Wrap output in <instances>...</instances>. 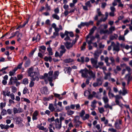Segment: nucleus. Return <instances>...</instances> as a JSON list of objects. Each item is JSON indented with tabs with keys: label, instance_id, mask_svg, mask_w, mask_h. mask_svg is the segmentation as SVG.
Wrapping results in <instances>:
<instances>
[{
	"label": "nucleus",
	"instance_id": "nucleus-14",
	"mask_svg": "<svg viewBox=\"0 0 132 132\" xmlns=\"http://www.w3.org/2000/svg\"><path fill=\"white\" fill-rule=\"evenodd\" d=\"M38 114V112L37 110L35 111L33 113L32 117V119L33 120H36L37 119V116Z\"/></svg>",
	"mask_w": 132,
	"mask_h": 132
},
{
	"label": "nucleus",
	"instance_id": "nucleus-45",
	"mask_svg": "<svg viewBox=\"0 0 132 132\" xmlns=\"http://www.w3.org/2000/svg\"><path fill=\"white\" fill-rule=\"evenodd\" d=\"M30 64V60H27L26 62L24 64V67H25L26 68L29 67Z\"/></svg>",
	"mask_w": 132,
	"mask_h": 132
},
{
	"label": "nucleus",
	"instance_id": "nucleus-8",
	"mask_svg": "<svg viewBox=\"0 0 132 132\" xmlns=\"http://www.w3.org/2000/svg\"><path fill=\"white\" fill-rule=\"evenodd\" d=\"M59 50L60 52V56H62L63 55V54L65 53L66 51V50L64 46L63 45H62L59 48Z\"/></svg>",
	"mask_w": 132,
	"mask_h": 132
},
{
	"label": "nucleus",
	"instance_id": "nucleus-49",
	"mask_svg": "<svg viewBox=\"0 0 132 132\" xmlns=\"http://www.w3.org/2000/svg\"><path fill=\"white\" fill-rule=\"evenodd\" d=\"M98 110L100 113H103L104 112V109L103 107L98 108Z\"/></svg>",
	"mask_w": 132,
	"mask_h": 132
},
{
	"label": "nucleus",
	"instance_id": "nucleus-42",
	"mask_svg": "<svg viewBox=\"0 0 132 132\" xmlns=\"http://www.w3.org/2000/svg\"><path fill=\"white\" fill-rule=\"evenodd\" d=\"M108 96L110 98H111L115 97V96L112 93V91L109 92L108 93Z\"/></svg>",
	"mask_w": 132,
	"mask_h": 132
},
{
	"label": "nucleus",
	"instance_id": "nucleus-16",
	"mask_svg": "<svg viewBox=\"0 0 132 132\" xmlns=\"http://www.w3.org/2000/svg\"><path fill=\"white\" fill-rule=\"evenodd\" d=\"M71 70L72 69L70 67H65L64 69L65 73H66L67 72V73L70 75Z\"/></svg>",
	"mask_w": 132,
	"mask_h": 132
},
{
	"label": "nucleus",
	"instance_id": "nucleus-5",
	"mask_svg": "<svg viewBox=\"0 0 132 132\" xmlns=\"http://www.w3.org/2000/svg\"><path fill=\"white\" fill-rule=\"evenodd\" d=\"M55 125L56 128L60 129L61 127V122L60 121L59 119L57 118L54 120Z\"/></svg>",
	"mask_w": 132,
	"mask_h": 132
},
{
	"label": "nucleus",
	"instance_id": "nucleus-58",
	"mask_svg": "<svg viewBox=\"0 0 132 132\" xmlns=\"http://www.w3.org/2000/svg\"><path fill=\"white\" fill-rule=\"evenodd\" d=\"M89 115L88 114H86L84 117H82V119L84 120H85L87 119H88L89 118Z\"/></svg>",
	"mask_w": 132,
	"mask_h": 132
},
{
	"label": "nucleus",
	"instance_id": "nucleus-54",
	"mask_svg": "<svg viewBox=\"0 0 132 132\" xmlns=\"http://www.w3.org/2000/svg\"><path fill=\"white\" fill-rule=\"evenodd\" d=\"M127 93V90L125 89V87L122 88V94L123 95H125Z\"/></svg>",
	"mask_w": 132,
	"mask_h": 132
},
{
	"label": "nucleus",
	"instance_id": "nucleus-56",
	"mask_svg": "<svg viewBox=\"0 0 132 132\" xmlns=\"http://www.w3.org/2000/svg\"><path fill=\"white\" fill-rule=\"evenodd\" d=\"M28 83V80L27 78L24 79L22 81V83L24 84H27Z\"/></svg>",
	"mask_w": 132,
	"mask_h": 132
},
{
	"label": "nucleus",
	"instance_id": "nucleus-12",
	"mask_svg": "<svg viewBox=\"0 0 132 132\" xmlns=\"http://www.w3.org/2000/svg\"><path fill=\"white\" fill-rule=\"evenodd\" d=\"M40 91L42 94H47L48 93L47 88L46 87L42 88L41 89Z\"/></svg>",
	"mask_w": 132,
	"mask_h": 132
},
{
	"label": "nucleus",
	"instance_id": "nucleus-26",
	"mask_svg": "<svg viewBox=\"0 0 132 132\" xmlns=\"http://www.w3.org/2000/svg\"><path fill=\"white\" fill-rule=\"evenodd\" d=\"M101 53L98 51H96L94 54V57L95 59L97 58Z\"/></svg>",
	"mask_w": 132,
	"mask_h": 132
},
{
	"label": "nucleus",
	"instance_id": "nucleus-18",
	"mask_svg": "<svg viewBox=\"0 0 132 132\" xmlns=\"http://www.w3.org/2000/svg\"><path fill=\"white\" fill-rule=\"evenodd\" d=\"M39 51L42 53H44L46 50V47L44 46H42L39 47Z\"/></svg>",
	"mask_w": 132,
	"mask_h": 132
},
{
	"label": "nucleus",
	"instance_id": "nucleus-37",
	"mask_svg": "<svg viewBox=\"0 0 132 132\" xmlns=\"http://www.w3.org/2000/svg\"><path fill=\"white\" fill-rule=\"evenodd\" d=\"M23 64V62H21L16 67L14 68L15 69H16V70L17 71L18 69H21L22 67V65Z\"/></svg>",
	"mask_w": 132,
	"mask_h": 132
},
{
	"label": "nucleus",
	"instance_id": "nucleus-44",
	"mask_svg": "<svg viewBox=\"0 0 132 132\" xmlns=\"http://www.w3.org/2000/svg\"><path fill=\"white\" fill-rule=\"evenodd\" d=\"M63 109V108H61L60 107L59 108L57 107H56L55 108V111L57 112H60Z\"/></svg>",
	"mask_w": 132,
	"mask_h": 132
},
{
	"label": "nucleus",
	"instance_id": "nucleus-27",
	"mask_svg": "<svg viewBox=\"0 0 132 132\" xmlns=\"http://www.w3.org/2000/svg\"><path fill=\"white\" fill-rule=\"evenodd\" d=\"M105 76L104 77V79L105 80H107L109 77L110 78L111 73L110 72L106 73V72L104 73Z\"/></svg>",
	"mask_w": 132,
	"mask_h": 132
},
{
	"label": "nucleus",
	"instance_id": "nucleus-48",
	"mask_svg": "<svg viewBox=\"0 0 132 132\" xmlns=\"http://www.w3.org/2000/svg\"><path fill=\"white\" fill-rule=\"evenodd\" d=\"M48 81H49L50 85L51 87L54 86V84L52 83L53 81V79H52L51 78H49L47 80V81L46 82H47Z\"/></svg>",
	"mask_w": 132,
	"mask_h": 132
},
{
	"label": "nucleus",
	"instance_id": "nucleus-15",
	"mask_svg": "<svg viewBox=\"0 0 132 132\" xmlns=\"http://www.w3.org/2000/svg\"><path fill=\"white\" fill-rule=\"evenodd\" d=\"M66 48L67 49H70L72 47L73 45L71 43L68 42H66L65 44Z\"/></svg>",
	"mask_w": 132,
	"mask_h": 132
},
{
	"label": "nucleus",
	"instance_id": "nucleus-3",
	"mask_svg": "<svg viewBox=\"0 0 132 132\" xmlns=\"http://www.w3.org/2000/svg\"><path fill=\"white\" fill-rule=\"evenodd\" d=\"M53 72L52 71H50L48 73H45L44 74V79L45 81H47V80L49 78H51L53 79L52 75Z\"/></svg>",
	"mask_w": 132,
	"mask_h": 132
},
{
	"label": "nucleus",
	"instance_id": "nucleus-40",
	"mask_svg": "<svg viewBox=\"0 0 132 132\" xmlns=\"http://www.w3.org/2000/svg\"><path fill=\"white\" fill-rule=\"evenodd\" d=\"M2 111L1 113V115L2 116H4L7 114V111L5 109H1Z\"/></svg>",
	"mask_w": 132,
	"mask_h": 132
},
{
	"label": "nucleus",
	"instance_id": "nucleus-46",
	"mask_svg": "<svg viewBox=\"0 0 132 132\" xmlns=\"http://www.w3.org/2000/svg\"><path fill=\"white\" fill-rule=\"evenodd\" d=\"M85 114V112L84 110H82L80 112L79 114V116L80 117L82 118L84 117V116Z\"/></svg>",
	"mask_w": 132,
	"mask_h": 132
},
{
	"label": "nucleus",
	"instance_id": "nucleus-60",
	"mask_svg": "<svg viewBox=\"0 0 132 132\" xmlns=\"http://www.w3.org/2000/svg\"><path fill=\"white\" fill-rule=\"evenodd\" d=\"M85 5L86 6H87V7H89L92 6V5L90 3V1H88L87 2L85 3Z\"/></svg>",
	"mask_w": 132,
	"mask_h": 132
},
{
	"label": "nucleus",
	"instance_id": "nucleus-10",
	"mask_svg": "<svg viewBox=\"0 0 132 132\" xmlns=\"http://www.w3.org/2000/svg\"><path fill=\"white\" fill-rule=\"evenodd\" d=\"M52 27L54 29H55V30L56 31H59L60 30H63L62 27L61 25H59V28L57 27V26L56 24L55 23H53L52 24Z\"/></svg>",
	"mask_w": 132,
	"mask_h": 132
},
{
	"label": "nucleus",
	"instance_id": "nucleus-9",
	"mask_svg": "<svg viewBox=\"0 0 132 132\" xmlns=\"http://www.w3.org/2000/svg\"><path fill=\"white\" fill-rule=\"evenodd\" d=\"M111 46L113 47V51H115L117 52H118L120 50L119 46L116 45L113 42H112L111 43Z\"/></svg>",
	"mask_w": 132,
	"mask_h": 132
},
{
	"label": "nucleus",
	"instance_id": "nucleus-28",
	"mask_svg": "<svg viewBox=\"0 0 132 132\" xmlns=\"http://www.w3.org/2000/svg\"><path fill=\"white\" fill-rule=\"evenodd\" d=\"M65 35H68L69 34L70 36L71 37H73L74 36V34L72 32H69L67 31H65Z\"/></svg>",
	"mask_w": 132,
	"mask_h": 132
},
{
	"label": "nucleus",
	"instance_id": "nucleus-33",
	"mask_svg": "<svg viewBox=\"0 0 132 132\" xmlns=\"http://www.w3.org/2000/svg\"><path fill=\"white\" fill-rule=\"evenodd\" d=\"M64 62L65 63H69L74 61L73 60L71 59H67L63 60Z\"/></svg>",
	"mask_w": 132,
	"mask_h": 132
},
{
	"label": "nucleus",
	"instance_id": "nucleus-52",
	"mask_svg": "<svg viewBox=\"0 0 132 132\" xmlns=\"http://www.w3.org/2000/svg\"><path fill=\"white\" fill-rule=\"evenodd\" d=\"M86 44V42H84L82 44V45L81 47V50H84L85 49V47Z\"/></svg>",
	"mask_w": 132,
	"mask_h": 132
},
{
	"label": "nucleus",
	"instance_id": "nucleus-35",
	"mask_svg": "<svg viewBox=\"0 0 132 132\" xmlns=\"http://www.w3.org/2000/svg\"><path fill=\"white\" fill-rule=\"evenodd\" d=\"M42 124L41 123L40 124H38L37 125V127L40 130H43L45 128L44 126H42Z\"/></svg>",
	"mask_w": 132,
	"mask_h": 132
},
{
	"label": "nucleus",
	"instance_id": "nucleus-21",
	"mask_svg": "<svg viewBox=\"0 0 132 132\" xmlns=\"http://www.w3.org/2000/svg\"><path fill=\"white\" fill-rule=\"evenodd\" d=\"M0 127L2 129H5L7 130L9 129V125H5L2 124H1L0 125Z\"/></svg>",
	"mask_w": 132,
	"mask_h": 132
},
{
	"label": "nucleus",
	"instance_id": "nucleus-50",
	"mask_svg": "<svg viewBox=\"0 0 132 132\" xmlns=\"http://www.w3.org/2000/svg\"><path fill=\"white\" fill-rule=\"evenodd\" d=\"M53 126V124L52 123H51L49 125L48 128L50 132H54V131L52 129Z\"/></svg>",
	"mask_w": 132,
	"mask_h": 132
},
{
	"label": "nucleus",
	"instance_id": "nucleus-11",
	"mask_svg": "<svg viewBox=\"0 0 132 132\" xmlns=\"http://www.w3.org/2000/svg\"><path fill=\"white\" fill-rule=\"evenodd\" d=\"M97 15H96L94 18V19L95 20H97L98 19V16H102L103 17L104 15H103L101 11H100V9L99 8H97Z\"/></svg>",
	"mask_w": 132,
	"mask_h": 132
},
{
	"label": "nucleus",
	"instance_id": "nucleus-55",
	"mask_svg": "<svg viewBox=\"0 0 132 132\" xmlns=\"http://www.w3.org/2000/svg\"><path fill=\"white\" fill-rule=\"evenodd\" d=\"M28 92V90L27 87H25L23 91V93L24 94H25Z\"/></svg>",
	"mask_w": 132,
	"mask_h": 132
},
{
	"label": "nucleus",
	"instance_id": "nucleus-59",
	"mask_svg": "<svg viewBox=\"0 0 132 132\" xmlns=\"http://www.w3.org/2000/svg\"><path fill=\"white\" fill-rule=\"evenodd\" d=\"M75 107L76 108V110H79L81 109V107L79 104L75 105Z\"/></svg>",
	"mask_w": 132,
	"mask_h": 132
},
{
	"label": "nucleus",
	"instance_id": "nucleus-23",
	"mask_svg": "<svg viewBox=\"0 0 132 132\" xmlns=\"http://www.w3.org/2000/svg\"><path fill=\"white\" fill-rule=\"evenodd\" d=\"M90 61L93 66L95 65H96L97 62V59L92 58L90 60Z\"/></svg>",
	"mask_w": 132,
	"mask_h": 132
},
{
	"label": "nucleus",
	"instance_id": "nucleus-17",
	"mask_svg": "<svg viewBox=\"0 0 132 132\" xmlns=\"http://www.w3.org/2000/svg\"><path fill=\"white\" fill-rule=\"evenodd\" d=\"M86 26H88V22H81L80 24L78 25V27L81 29L82 27Z\"/></svg>",
	"mask_w": 132,
	"mask_h": 132
},
{
	"label": "nucleus",
	"instance_id": "nucleus-57",
	"mask_svg": "<svg viewBox=\"0 0 132 132\" xmlns=\"http://www.w3.org/2000/svg\"><path fill=\"white\" fill-rule=\"evenodd\" d=\"M126 69L128 72V73L131 74V69L129 67L126 66Z\"/></svg>",
	"mask_w": 132,
	"mask_h": 132
},
{
	"label": "nucleus",
	"instance_id": "nucleus-7",
	"mask_svg": "<svg viewBox=\"0 0 132 132\" xmlns=\"http://www.w3.org/2000/svg\"><path fill=\"white\" fill-rule=\"evenodd\" d=\"M65 108L67 111V113L68 116H71L74 113V111L71 110L70 109V108L69 106H66Z\"/></svg>",
	"mask_w": 132,
	"mask_h": 132
},
{
	"label": "nucleus",
	"instance_id": "nucleus-62",
	"mask_svg": "<svg viewBox=\"0 0 132 132\" xmlns=\"http://www.w3.org/2000/svg\"><path fill=\"white\" fill-rule=\"evenodd\" d=\"M59 73L58 71H56L54 72V77L56 78L57 77L59 74Z\"/></svg>",
	"mask_w": 132,
	"mask_h": 132
},
{
	"label": "nucleus",
	"instance_id": "nucleus-4",
	"mask_svg": "<svg viewBox=\"0 0 132 132\" xmlns=\"http://www.w3.org/2000/svg\"><path fill=\"white\" fill-rule=\"evenodd\" d=\"M80 117L78 116H75L74 119V122L75 124L74 126L76 128L78 127L82 123V122L79 121Z\"/></svg>",
	"mask_w": 132,
	"mask_h": 132
},
{
	"label": "nucleus",
	"instance_id": "nucleus-22",
	"mask_svg": "<svg viewBox=\"0 0 132 132\" xmlns=\"http://www.w3.org/2000/svg\"><path fill=\"white\" fill-rule=\"evenodd\" d=\"M16 69H15L14 68L12 71H11L9 72V75L10 76H13L15 75V72L16 71Z\"/></svg>",
	"mask_w": 132,
	"mask_h": 132
},
{
	"label": "nucleus",
	"instance_id": "nucleus-51",
	"mask_svg": "<svg viewBox=\"0 0 132 132\" xmlns=\"http://www.w3.org/2000/svg\"><path fill=\"white\" fill-rule=\"evenodd\" d=\"M124 36L120 35L118 39L119 40H122L124 41L125 40Z\"/></svg>",
	"mask_w": 132,
	"mask_h": 132
},
{
	"label": "nucleus",
	"instance_id": "nucleus-34",
	"mask_svg": "<svg viewBox=\"0 0 132 132\" xmlns=\"http://www.w3.org/2000/svg\"><path fill=\"white\" fill-rule=\"evenodd\" d=\"M52 17L54 19L57 20H59L60 19L59 16L56 14H54L52 15Z\"/></svg>",
	"mask_w": 132,
	"mask_h": 132
},
{
	"label": "nucleus",
	"instance_id": "nucleus-6",
	"mask_svg": "<svg viewBox=\"0 0 132 132\" xmlns=\"http://www.w3.org/2000/svg\"><path fill=\"white\" fill-rule=\"evenodd\" d=\"M17 80V78L16 77H11L10 79L8 85H13V84H15Z\"/></svg>",
	"mask_w": 132,
	"mask_h": 132
},
{
	"label": "nucleus",
	"instance_id": "nucleus-36",
	"mask_svg": "<svg viewBox=\"0 0 132 132\" xmlns=\"http://www.w3.org/2000/svg\"><path fill=\"white\" fill-rule=\"evenodd\" d=\"M54 96L57 98H58L59 100H62L63 98L62 96H61L60 95L55 93H54Z\"/></svg>",
	"mask_w": 132,
	"mask_h": 132
},
{
	"label": "nucleus",
	"instance_id": "nucleus-39",
	"mask_svg": "<svg viewBox=\"0 0 132 132\" xmlns=\"http://www.w3.org/2000/svg\"><path fill=\"white\" fill-rule=\"evenodd\" d=\"M100 33L101 34H109L108 30H104V29H102L100 30Z\"/></svg>",
	"mask_w": 132,
	"mask_h": 132
},
{
	"label": "nucleus",
	"instance_id": "nucleus-47",
	"mask_svg": "<svg viewBox=\"0 0 132 132\" xmlns=\"http://www.w3.org/2000/svg\"><path fill=\"white\" fill-rule=\"evenodd\" d=\"M109 59L111 62V63L112 65H115L114 64V60L113 57L112 56H110L109 57Z\"/></svg>",
	"mask_w": 132,
	"mask_h": 132
},
{
	"label": "nucleus",
	"instance_id": "nucleus-19",
	"mask_svg": "<svg viewBox=\"0 0 132 132\" xmlns=\"http://www.w3.org/2000/svg\"><path fill=\"white\" fill-rule=\"evenodd\" d=\"M54 29L55 31V32L53 33V36H51L50 37V38L52 39L55 38L56 36H57L59 35V31H56L55 30V29Z\"/></svg>",
	"mask_w": 132,
	"mask_h": 132
},
{
	"label": "nucleus",
	"instance_id": "nucleus-41",
	"mask_svg": "<svg viewBox=\"0 0 132 132\" xmlns=\"http://www.w3.org/2000/svg\"><path fill=\"white\" fill-rule=\"evenodd\" d=\"M97 103V101L95 100H94L92 102L91 106L92 108H95V105Z\"/></svg>",
	"mask_w": 132,
	"mask_h": 132
},
{
	"label": "nucleus",
	"instance_id": "nucleus-13",
	"mask_svg": "<svg viewBox=\"0 0 132 132\" xmlns=\"http://www.w3.org/2000/svg\"><path fill=\"white\" fill-rule=\"evenodd\" d=\"M89 74L90 77L91 78H93L94 80L96 78L95 73L93 72L91 70H89Z\"/></svg>",
	"mask_w": 132,
	"mask_h": 132
},
{
	"label": "nucleus",
	"instance_id": "nucleus-20",
	"mask_svg": "<svg viewBox=\"0 0 132 132\" xmlns=\"http://www.w3.org/2000/svg\"><path fill=\"white\" fill-rule=\"evenodd\" d=\"M102 99L103 101L104 104L108 103L109 99L107 96H103L102 98Z\"/></svg>",
	"mask_w": 132,
	"mask_h": 132
},
{
	"label": "nucleus",
	"instance_id": "nucleus-31",
	"mask_svg": "<svg viewBox=\"0 0 132 132\" xmlns=\"http://www.w3.org/2000/svg\"><path fill=\"white\" fill-rule=\"evenodd\" d=\"M96 28V27L94 26L90 30V32H89V35H92L94 33V31L95 30Z\"/></svg>",
	"mask_w": 132,
	"mask_h": 132
},
{
	"label": "nucleus",
	"instance_id": "nucleus-61",
	"mask_svg": "<svg viewBox=\"0 0 132 132\" xmlns=\"http://www.w3.org/2000/svg\"><path fill=\"white\" fill-rule=\"evenodd\" d=\"M90 94V92L89 91L86 90L85 91L84 93V96H86L89 95Z\"/></svg>",
	"mask_w": 132,
	"mask_h": 132
},
{
	"label": "nucleus",
	"instance_id": "nucleus-1",
	"mask_svg": "<svg viewBox=\"0 0 132 132\" xmlns=\"http://www.w3.org/2000/svg\"><path fill=\"white\" fill-rule=\"evenodd\" d=\"M27 72L28 73V76L31 77L30 79L31 80H36L37 81L39 80V79L38 75L39 73L36 72L34 71V68L32 67L29 68Z\"/></svg>",
	"mask_w": 132,
	"mask_h": 132
},
{
	"label": "nucleus",
	"instance_id": "nucleus-29",
	"mask_svg": "<svg viewBox=\"0 0 132 132\" xmlns=\"http://www.w3.org/2000/svg\"><path fill=\"white\" fill-rule=\"evenodd\" d=\"M48 108L51 112H53L54 111H55V108L52 104H49Z\"/></svg>",
	"mask_w": 132,
	"mask_h": 132
},
{
	"label": "nucleus",
	"instance_id": "nucleus-64",
	"mask_svg": "<svg viewBox=\"0 0 132 132\" xmlns=\"http://www.w3.org/2000/svg\"><path fill=\"white\" fill-rule=\"evenodd\" d=\"M108 130L111 132H117L116 130L112 128H109L108 129Z\"/></svg>",
	"mask_w": 132,
	"mask_h": 132
},
{
	"label": "nucleus",
	"instance_id": "nucleus-24",
	"mask_svg": "<svg viewBox=\"0 0 132 132\" xmlns=\"http://www.w3.org/2000/svg\"><path fill=\"white\" fill-rule=\"evenodd\" d=\"M115 30V28L114 26H111L109 28L108 32L109 34H111Z\"/></svg>",
	"mask_w": 132,
	"mask_h": 132
},
{
	"label": "nucleus",
	"instance_id": "nucleus-63",
	"mask_svg": "<svg viewBox=\"0 0 132 132\" xmlns=\"http://www.w3.org/2000/svg\"><path fill=\"white\" fill-rule=\"evenodd\" d=\"M98 84L101 85L102 84V82L101 78H98L97 79V82Z\"/></svg>",
	"mask_w": 132,
	"mask_h": 132
},
{
	"label": "nucleus",
	"instance_id": "nucleus-32",
	"mask_svg": "<svg viewBox=\"0 0 132 132\" xmlns=\"http://www.w3.org/2000/svg\"><path fill=\"white\" fill-rule=\"evenodd\" d=\"M119 123L117 122H115V125L116 128L118 129H119L121 128V127L120 126V124H121V121H119Z\"/></svg>",
	"mask_w": 132,
	"mask_h": 132
},
{
	"label": "nucleus",
	"instance_id": "nucleus-38",
	"mask_svg": "<svg viewBox=\"0 0 132 132\" xmlns=\"http://www.w3.org/2000/svg\"><path fill=\"white\" fill-rule=\"evenodd\" d=\"M118 37V35L117 34H114V35H111L110 36V39L111 40L116 39Z\"/></svg>",
	"mask_w": 132,
	"mask_h": 132
},
{
	"label": "nucleus",
	"instance_id": "nucleus-2",
	"mask_svg": "<svg viewBox=\"0 0 132 132\" xmlns=\"http://www.w3.org/2000/svg\"><path fill=\"white\" fill-rule=\"evenodd\" d=\"M79 72L81 74V76L84 78H87L88 77L89 70L85 68L84 69L81 70Z\"/></svg>",
	"mask_w": 132,
	"mask_h": 132
},
{
	"label": "nucleus",
	"instance_id": "nucleus-53",
	"mask_svg": "<svg viewBox=\"0 0 132 132\" xmlns=\"http://www.w3.org/2000/svg\"><path fill=\"white\" fill-rule=\"evenodd\" d=\"M131 74V73H128L127 75H126L125 77V79H131V78L130 77Z\"/></svg>",
	"mask_w": 132,
	"mask_h": 132
},
{
	"label": "nucleus",
	"instance_id": "nucleus-30",
	"mask_svg": "<svg viewBox=\"0 0 132 132\" xmlns=\"http://www.w3.org/2000/svg\"><path fill=\"white\" fill-rule=\"evenodd\" d=\"M47 51L49 53V55H53V52L52 51V49L50 47V45H49V47L47 48Z\"/></svg>",
	"mask_w": 132,
	"mask_h": 132
},
{
	"label": "nucleus",
	"instance_id": "nucleus-25",
	"mask_svg": "<svg viewBox=\"0 0 132 132\" xmlns=\"http://www.w3.org/2000/svg\"><path fill=\"white\" fill-rule=\"evenodd\" d=\"M2 93L3 95L5 96H10V91H6L5 90H3L2 92Z\"/></svg>",
	"mask_w": 132,
	"mask_h": 132
},
{
	"label": "nucleus",
	"instance_id": "nucleus-43",
	"mask_svg": "<svg viewBox=\"0 0 132 132\" xmlns=\"http://www.w3.org/2000/svg\"><path fill=\"white\" fill-rule=\"evenodd\" d=\"M6 103L5 102H2L0 103V109H3V108L5 107L6 106Z\"/></svg>",
	"mask_w": 132,
	"mask_h": 132
}]
</instances>
